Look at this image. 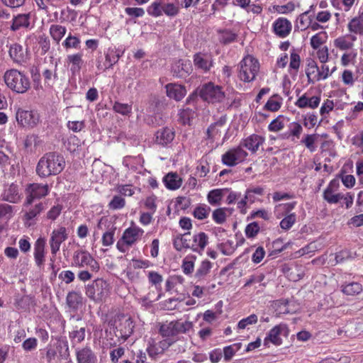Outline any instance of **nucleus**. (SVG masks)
Masks as SVG:
<instances>
[{
	"label": "nucleus",
	"instance_id": "obj_36",
	"mask_svg": "<svg viewBox=\"0 0 363 363\" xmlns=\"http://www.w3.org/2000/svg\"><path fill=\"white\" fill-rule=\"evenodd\" d=\"M2 199L10 203H17L20 200L18 186L13 184H11L5 189L2 194Z\"/></svg>",
	"mask_w": 363,
	"mask_h": 363
},
{
	"label": "nucleus",
	"instance_id": "obj_29",
	"mask_svg": "<svg viewBox=\"0 0 363 363\" xmlns=\"http://www.w3.org/2000/svg\"><path fill=\"white\" fill-rule=\"evenodd\" d=\"M9 52L14 62L23 64L26 62L27 55L21 45L15 43L11 45Z\"/></svg>",
	"mask_w": 363,
	"mask_h": 363
},
{
	"label": "nucleus",
	"instance_id": "obj_32",
	"mask_svg": "<svg viewBox=\"0 0 363 363\" xmlns=\"http://www.w3.org/2000/svg\"><path fill=\"white\" fill-rule=\"evenodd\" d=\"M249 61V55H247L243 57V59L238 65V77L240 81H242L244 82H250V65H248Z\"/></svg>",
	"mask_w": 363,
	"mask_h": 363
},
{
	"label": "nucleus",
	"instance_id": "obj_62",
	"mask_svg": "<svg viewBox=\"0 0 363 363\" xmlns=\"http://www.w3.org/2000/svg\"><path fill=\"white\" fill-rule=\"evenodd\" d=\"M334 101L327 99L323 101L320 106V114L323 118H326L327 116L334 109Z\"/></svg>",
	"mask_w": 363,
	"mask_h": 363
},
{
	"label": "nucleus",
	"instance_id": "obj_56",
	"mask_svg": "<svg viewBox=\"0 0 363 363\" xmlns=\"http://www.w3.org/2000/svg\"><path fill=\"white\" fill-rule=\"evenodd\" d=\"M57 349L62 358H67L69 355L68 342L65 338L61 337L57 340Z\"/></svg>",
	"mask_w": 363,
	"mask_h": 363
},
{
	"label": "nucleus",
	"instance_id": "obj_13",
	"mask_svg": "<svg viewBox=\"0 0 363 363\" xmlns=\"http://www.w3.org/2000/svg\"><path fill=\"white\" fill-rule=\"evenodd\" d=\"M71 320H76L77 323L72 326V330L69 333V337L72 344H79L85 339L86 324L82 322L79 315H72Z\"/></svg>",
	"mask_w": 363,
	"mask_h": 363
},
{
	"label": "nucleus",
	"instance_id": "obj_20",
	"mask_svg": "<svg viewBox=\"0 0 363 363\" xmlns=\"http://www.w3.org/2000/svg\"><path fill=\"white\" fill-rule=\"evenodd\" d=\"M23 206L25 208V213H24V219L27 221L32 220L35 219L38 215L40 214L41 212L45 210L47 208V205L45 203L40 201L33 205V203L30 204L29 206L26 205V201L24 202Z\"/></svg>",
	"mask_w": 363,
	"mask_h": 363
},
{
	"label": "nucleus",
	"instance_id": "obj_24",
	"mask_svg": "<svg viewBox=\"0 0 363 363\" xmlns=\"http://www.w3.org/2000/svg\"><path fill=\"white\" fill-rule=\"evenodd\" d=\"M144 230L139 227H130L125 229L122 238L128 245H133L143 235Z\"/></svg>",
	"mask_w": 363,
	"mask_h": 363
},
{
	"label": "nucleus",
	"instance_id": "obj_42",
	"mask_svg": "<svg viewBox=\"0 0 363 363\" xmlns=\"http://www.w3.org/2000/svg\"><path fill=\"white\" fill-rule=\"evenodd\" d=\"M190 235V233H184V235H177L173 240V246L177 251H182L184 249H191V244L186 236Z\"/></svg>",
	"mask_w": 363,
	"mask_h": 363
},
{
	"label": "nucleus",
	"instance_id": "obj_1",
	"mask_svg": "<svg viewBox=\"0 0 363 363\" xmlns=\"http://www.w3.org/2000/svg\"><path fill=\"white\" fill-rule=\"evenodd\" d=\"M135 324L133 319L124 315H118L111 324L110 335L116 337V340L110 337V347H116L118 343L124 342L133 334Z\"/></svg>",
	"mask_w": 363,
	"mask_h": 363
},
{
	"label": "nucleus",
	"instance_id": "obj_37",
	"mask_svg": "<svg viewBox=\"0 0 363 363\" xmlns=\"http://www.w3.org/2000/svg\"><path fill=\"white\" fill-rule=\"evenodd\" d=\"M67 28L60 24H52L50 26L49 33L57 44H59L62 38L65 35Z\"/></svg>",
	"mask_w": 363,
	"mask_h": 363
},
{
	"label": "nucleus",
	"instance_id": "obj_8",
	"mask_svg": "<svg viewBox=\"0 0 363 363\" xmlns=\"http://www.w3.org/2000/svg\"><path fill=\"white\" fill-rule=\"evenodd\" d=\"M72 265L78 268H89L91 271H99V262L85 250H77L74 252Z\"/></svg>",
	"mask_w": 363,
	"mask_h": 363
},
{
	"label": "nucleus",
	"instance_id": "obj_43",
	"mask_svg": "<svg viewBox=\"0 0 363 363\" xmlns=\"http://www.w3.org/2000/svg\"><path fill=\"white\" fill-rule=\"evenodd\" d=\"M228 191V189H213L208 194V201L211 205H218Z\"/></svg>",
	"mask_w": 363,
	"mask_h": 363
},
{
	"label": "nucleus",
	"instance_id": "obj_39",
	"mask_svg": "<svg viewBox=\"0 0 363 363\" xmlns=\"http://www.w3.org/2000/svg\"><path fill=\"white\" fill-rule=\"evenodd\" d=\"M282 103V97L280 95L275 94L268 99L264 106V108L272 112H277L281 108Z\"/></svg>",
	"mask_w": 363,
	"mask_h": 363
},
{
	"label": "nucleus",
	"instance_id": "obj_14",
	"mask_svg": "<svg viewBox=\"0 0 363 363\" xmlns=\"http://www.w3.org/2000/svg\"><path fill=\"white\" fill-rule=\"evenodd\" d=\"M320 94L312 96L310 93L306 92L297 99L294 105L301 109H315L320 105Z\"/></svg>",
	"mask_w": 363,
	"mask_h": 363
},
{
	"label": "nucleus",
	"instance_id": "obj_10",
	"mask_svg": "<svg viewBox=\"0 0 363 363\" xmlns=\"http://www.w3.org/2000/svg\"><path fill=\"white\" fill-rule=\"evenodd\" d=\"M48 192L49 189L47 184H30L26 189V205L29 206L30 204L33 203L35 200L45 197Z\"/></svg>",
	"mask_w": 363,
	"mask_h": 363
},
{
	"label": "nucleus",
	"instance_id": "obj_59",
	"mask_svg": "<svg viewBox=\"0 0 363 363\" xmlns=\"http://www.w3.org/2000/svg\"><path fill=\"white\" fill-rule=\"evenodd\" d=\"M241 345V343H236L224 347L223 356L226 362L232 359L235 353L240 350Z\"/></svg>",
	"mask_w": 363,
	"mask_h": 363
},
{
	"label": "nucleus",
	"instance_id": "obj_41",
	"mask_svg": "<svg viewBox=\"0 0 363 363\" xmlns=\"http://www.w3.org/2000/svg\"><path fill=\"white\" fill-rule=\"evenodd\" d=\"M218 34L219 42L224 45L234 42L238 36L235 32L229 29L218 30Z\"/></svg>",
	"mask_w": 363,
	"mask_h": 363
},
{
	"label": "nucleus",
	"instance_id": "obj_9",
	"mask_svg": "<svg viewBox=\"0 0 363 363\" xmlns=\"http://www.w3.org/2000/svg\"><path fill=\"white\" fill-rule=\"evenodd\" d=\"M18 124L25 128H33L40 122V115L36 111L19 108L16 113Z\"/></svg>",
	"mask_w": 363,
	"mask_h": 363
},
{
	"label": "nucleus",
	"instance_id": "obj_4",
	"mask_svg": "<svg viewBox=\"0 0 363 363\" xmlns=\"http://www.w3.org/2000/svg\"><path fill=\"white\" fill-rule=\"evenodd\" d=\"M199 95L203 100L208 102L215 103L223 100L224 92L220 86L215 85L212 82L204 84L199 86L191 96L186 99L187 103L194 101Z\"/></svg>",
	"mask_w": 363,
	"mask_h": 363
},
{
	"label": "nucleus",
	"instance_id": "obj_22",
	"mask_svg": "<svg viewBox=\"0 0 363 363\" xmlns=\"http://www.w3.org/2000/svg\"><path fill=\"white\" fill-rule=\"evenodd\" d=\"M45 239L43 238H39L35 242L34 245V259L38 267H41L45 263Z\"/></svg>",
	"mask_w": 363,
	"mask_h": 363
},
{
	"label": "nucleus",
	"instance_id": "obj_31",
	"mask_svg": "<svg viewBox=\"0 0 363 363\" xmlns=\"http://www.w3.org/2000/svg\"><path fill=\"white\" fill-rule=\"evenodd\" d=\"M347 29L350 35H353L357 38V35L363 36V21L357 18L356 16L352 17L347 25Z\"/></svg>",
	"mask_w": 363,
	"mask_h": 363
},
{
	"label": "nucleus",
	"instance_id": "obj_52",
	"mask_svg": "<svg viewBox=\"0 0 363 363\" xmlns=\"http://www.w3.org/2000/svg\"><path fill=\"white\" fill-rule=\"evenodd\" d=\"M149 15L157 17L163 13V5L160 0H157L152 2L147 8V10Z\"/></svg>",
	"mask_w": 363,
	"mask_h": 363
},
{
	"label": "nucleus",
	"instance_id": "obj_11",
	"mask_svg": "<svg viewBox=\"0 0 363 363\" xmlns=\"http://www.w3.org/2000/svg\"><path fill=\"white\" fill-rule=\"evenodd\" d=\"M67 238L68 233L65 227L60 226L52 230L49 240L50 252L52 257H55L56 256L57 253L60 251L61 244Z\"/></svg>",
	"mask_w": 363,
	"mask_h": 363
},
{
	"label": "nucleus",
	"instance_id": "obj_25",
	"mask_svg": "<svg viewBox=\"0 0 363 363\" xmlns=\"http://www.w3.org/2000/svg\"><path fill=\"white\" fill-rule=\"evenodd\" d=\"M227 122L225 115L222 116L215 123H212L206 130V138L213 141L218 135L220 134V130L223 128Z\"/></svg>",
	"mask_w": 363,
	"mask_h": 363
},
{
	"label": "nucleus",
	"instance_id": "obj_6",
	"mask_svg": "<svg viewBox=\"0 0 363 363\" xmlns=\"http://www.w3.org/2000/svg\"><path fill=\"white\" fill-rule=\"evenodd\" d=\"M192 328L189 321L174 320L160 323L159 333L164 337H173L179 334L186 333Z\"/></svg>",
	"mask_w": 363,
	"mask_h": 363
},
{
	"label": "nucleus",
	"instance_id": "obj_23",
	"mask_svg": "<svg viewBox=\"0 0 363 363\" xmlns=\"http://www.w3.org/2000/svg\"><path fill=\"white\" fill-rule=\"evenodd\" d=\"M357 38L353 35L347 34L341 35L334 40V46L340 50L346 51L353 48L354 43Z\"/></svg>",
	"mask_w": 363,
	"mask_h": 363
},
{
	"label": "nucleus",
	"instance_id": "obj_64",
	"mask_svg": "<svg viewBox=\"0 0 363 363\" xmlns=\"http://www.w3.org/2000/svg\"><path fill=\"white\" fill-rule=\"evenodd\" d=\"M147 278L149 283L154 285L156 289L160 286L161 283L163 281V277L158 272L155 271H150L147 274Z\"/></svg>",
	"mask_w": 363,
	"mask_h": 363
},
{
	"label": "nucleus",
	"instance_id": "obj_15",
	"mask_svg": "<svg viewBox=\"0 0 363 363\" xmlns=\"http://www.w3.org/2000/svg\"><path fill=\"white\" fill-rule=\"evenodd\" d=\"M292 24L286 18L279 17L272 24L274 33L281 38H286L291 33Z\"/></svg>",
	"mask_w": 363,
	"mask_h": 363
},
{
	"label": "nucleus",
	"instance_id": "obj_34",
	"mask_svg": "<svg viewBox=\"0 0 363 363\" xmlns=\"http://www.w3.org/2000/svg\"><path fill=\"white\" fill-rule=\"evenodd\" d=\"M82 299L81 293L72 291L67 294L66 302L69 308L77 311L82 306Z\"/></svg>",
	"mask_w": 363,
	"mask_h": 363
},
{
	"label": "nucleus",
	"instance_id": "obj_30",
	"mask_svg": "<svg viewBox=\"0 0 363 363\" xmlns=\"http://www.w3.org/2000/svg\"><path fill=\"white\" fill-rule=\"evenodd\" d=\"M165 186L170 190L178 189L182 184V179L176 172H169L163 177Z\"/></svg>",
	"mask_w": 363,
	"mask_h": 363
},
{
	"label": "nucleus",
	"instance_id": "obj_26",
	"mask_svg": "<svg viewBox=\"0 0 363 363\" xmlns=\"http://www.w3.org/2000/svg\"><path fill=\"white\" fill-rule=\"evenodd\" d=\"M82 53L77 52L75 54L68 55L65 59V62L69 66V69L72 74L79 73L84 64L82 59Z\"/></svg>",
	"mask_w": 363,
	"mask_h": 363
},
{
	"label": "nucleus",
	"instance_id": "obj_40",
	"mask_svg": "<svg viewBox=\"0 0 363 363\" xmlns=\"http://www.w3.org/2000/svg\"><path fill=\"white\" fill-rule=\"evenodd\" d=\"M328 35L326 31H320L313 35L310 39V45L311 48L318 49L322 48L327 42Z\"/></svg>",
	"mask_w": 363,
	"mask_h": 363
},
{
	"label": "nucleus",
	"instance_id": "obj_3",
	"mask_svg": "<svg viewBox=\"0 0 363 363\" xmlns=\"http://www.w3.org/2000/svg\"><path fill=\"white\" fill-rule=\"evenodd\" d=\"M4 78L6 86L18 94H24L30 89L29 78L16 69L7 70L4 73Z\"/></svg>",
	"mask_w": 363,
	"mask_h": 363
},
{
	"label": "nucleus",
	"instance_id": "obj_45",
	"mask_svg": "<svg viewBox=\"0 0 363 363\" xmlns=\"http://www.w3.org/2000/svg\"><path fill=\"white\" fill-rule=\"evenodd\" d=\"M318 139L317 134H306L301 139V143L304 145L305 147L311 152H313L316 150V146L315 145Z\"/></svg>",
	"mask_w": 363,
	"mask_h": 363
},
{
	"label": "nucleus",
	"instance_id": "obj_38",
	"mask_svg": "<svg viewBox=\"0 0 363 363\" xmlns=\"http://www.w3.org/2000/svg\"><path fill=\"white\" fill-rule=\"evenodd\" d=\"M30 26L29 14H18L13 18L11 29L13 31L18 30L21 28H28Z\"/></svg>",
	"mask_w": 363,
	"mask_h": 363
},
{
	"label": "nucleus",
	"instance_id": "obj_48",
	"mask_svg": "<svg viewBox=\"0 0 363 363\" xmlns=\"http://www.w3.org/2000/svg\"><path fill=\"white\" fill-rule=\"evenodd\" d=\"M319 73L318 74L320 82L327 79L330 76H331L337 70V67L335 65L330 69L329 66L326 65V63H321V65L319 67Z\"/></svg>",
	"mask_w": 363,
	"mask_h": 363
},
{
	"label": "nucleus",
	"instance_id": "obj_57",
	"mask_svg": "<svg viewBox=\"0 0 363 363\" xmlns=\"http://www.w3.org/2000/svg\"><path fill=\"white\" fill-rule=\"evenodd\" d=\"M211 211V208L205 204L200 205L195 208L194 211V216L199 220H203L206 218Z\"/></svg>",
	"mask_w": 363,
	"mask_h": 363
},
{
	"label": "nucleus",
	"instance_id": "obj_19",
	"mask_svg": "<svg viewBox=\"0 0 363 363\" xmlns=\"http://www.w3.org/2000/svg\"><path fill=\"white\" fill-rule=\"evenodd\" d=\"M175 133L172 128H162L155 133V143L162 147H166L173 141Z\"/></svg>",
	"mask_w": 363,
	"mask_h": 363
},
{
	"label": "nucleus",
	"instance_id": "obj_12",
	"mask_svg": "<svg viewBox=\"0 0 363 363\" xmlns=\"http://www.w3.org/2000/svg\"><path fill=\"white\" fill-rule=\"evenodd\" d=\"M289 328L284 323H280L272 328L267 337L264 338V344L267 345L269 342H272L274 345H280L282 344L281 337H287L289 335Z\"/></svg>",
	"mask_w": 363,
	"mask_h": 363
},
{
	"label": "nucleus",
	"instance_id": "obj_49",
	"mask_svg": "<svg viewBox=\"0 0 363 363\" xmlns=\"http://www.w3.org/2000/svg\"><path fill=\"white\" fill-rule=\"evenodd\" d=\"M80 43L81 40L78 37L69 33L68 36L62 42V46L67 50L71 48L79 49Z\"/></svg>",
	"mask_w": 363,
	"mask_h": 363
},
{
	"label": "nucleus",
	"instance_id": "obj_28",
	"mask_svg": "<svg viewBox=\"0 0 363 363\" xmlns=\"http://www.w3.org/2000/svg\"><path fill=\"white\" fill-rule=\"evenodd\" d=\"M167 96L176 101L182 100L186 94L184 86L177 84H168L165 86Z\"/></svg>",
	"mask_w": 363,
	"mask_h": 363
},
{
	"label": "nucleus",
	"instance_id": "obj_33",
	"mask_svg": "<svg viewBox=\"0 0 363 363\" xmlns=\"http://www.w3.org/2000/svg\"><path fill=\"white\" fill-rule=\"evenodd\" d=\"M363 290L362 284L357 281L345 283L341 286V291L346 296H357Z\"/></svg>",
	"mask_w": 363,
	"mask_h": 363
},
{
	"label": "nucleus",
	"instance_id": "obj_50",
	"mask_svg": "<svg viewBox=\"0 0 363 363\" xmlns=\"http://www.w3.org/2000/svg\"><path fill=\"white\" fill-rule=\"evenodd\" d=\"M323 196L329 203H337L343 199V194L340 193H335L328 189H325L323 191Z\"/></svg>",
	"mask_w": 363,
	"mask_h": 363
},
{
	"label": "nucleus",
	"instance_id": "obj_60",
	"mask_svg": "<svg viewBox=\"0 0 363 363\" xmlns=\"http://www.w3.org/2000/svg\"><path fill=\"white\" fill-rule=\"evenodd\" d=\"M308 12H305L299 15L297 19V28L301 30L308 28L311 25V18L308 16Z\"/></svg>",
	"mask_w": 363,
	"mask_h": 363
},
{
	"label": "nucleus",
	"instance_id": "obj_54",
	"mask_svg": "<svg viewBox=\"0 0 363 363\" xmlns=\"http://www.w3.org/2000/svg\"><path fill=\"white\" fill-rule=\"evenodd\" d=\"M301 66V57L295 49L291 50L290 53L289 69L297 73Z\"/></svg>",
	"mask_w": 363,
	"mask_h": 363
},
{
	"label": "nucleus",
	"instance_id": "obj_7",
	"mask_svg": "<svg viewBox=\"0 0 363 363\" xmlns=\"http://www.w3.org/2000/svg\"><path fill=\"white\" fill-rule=\"evenodd\" d=\"M86 295L91 300L99 302L105 298L109 291L108 283L103 279H96L85 288Z\"/></svg>",
	"mask_w": 363,
	"mask_h": 363
},
{
	"label": "nucleus",
	"instance_id": "obj_5",
	"mask_svg": "<svg viewBox=\"0 0 363 363\" xmlns=\"http://www.w3.org/2000/svg\"><path fill=\"white\" fill-rule=\"evenodd\" d=\"M250 138L243 140L238 146L225 152L221 158L223 164L234 167L246 160L250 150Z\"/></svg>",
	"mask_w": 363,
	"mask_h": 363
},
{
	"label": "nucleus",
	"instance_id": "obj_27",
	"mask_svg": "<svg viewBox=\"0 0 363 363\" xmlns=\"http://www.w3.org/2000/svg\"><path fill=\"white\" fill-rule=\"evenodd\" d=\"M193 242L191 244V250L194 252L201 253L208 243V236L204 232L195 233L193 237Z\"/></svg>",
	"mask_w": 363,
	"mask_h": 363
},
{
	"label": "nucleus",
	"instance_id": "obj_47",
	"mask_svg": "<svg viewBox=\"0 0 363 363\" xmlns=\"http://www.w3.org/2000/svg\"><path fill=\"white\" fill-rule=\"evenodd\" d=\"M285 118L283 115H279L268 125L270 132L277 133L282 130L285 126Z\"/></svg>",
	"mask_w": 363,
	"mask_h": 363
},
{
	"label": "nucleus",
	"instance_id": "obj_21",
	"mask_svg": "<svg viewBox=\"0 0 363 363\" xmlns=\"http://www.w3.org/2000/svg\"><path fill=\"white\" fill-rule=\"evenodd\" d=\"M213 265V264L208 259L201 262L194 274V279L196 280V282L202 283L207 279Z\"/></svg>",
	"mask_w": 363,
	"mask_h": 363
},
{
	"label": "nucleus",
	"instance_id": "obj_58",
	"mask_svg": "<svg viewBox=\"0 0 363 363\" xmlns=\"http://www.w3.org/2000/svg\"><path fill=\"white\" fill-rule=\"evenodd\" d=\"M38 9L48 12L50 6L57 7L60 0H34Z\"/></svg>",
	"mask_w": 363,
	"mask_h": 363
},
{
	"label": "nucleus",
	"instance_id": "obj_17",
	"mask_svg": "<svg viewBox=\"0 0 363 363\" xmlns=\"http://www.w3.org/2000/svg\"><path fill=\"white\" fill-rule=\"evenodd\" d=\"M192 69V65L190 60H178L172 65V72L177 77H186L190 74Z\"/></svg>",
	"mask_w": 363,
	"mask_h": 363
},
{
	"label": "nucleus",
	"instance_id": "obj_46",
	"mask_svg": "<svg viewBox=\"0 0 363 363\" xmlns=\"http://www.w3.org/2000/svg\"><path fill=\"white\" fill-rule=\"evenodd\" d=\"M303 132V127L298 122H292L289 124L288 138H291V140L299 139Z\"/></svg>",
	"mask_w": 363,
	"mask_h": 363
},
{
	"label": "nucleus",
	"instance_id": "obj_35",
	"mask_svg": "<svg viewBox=\"0 0 363 363\" xmlns=\"http://www.w3.org/2000/svg\"><path fill=\"white\" fill-rule=\"evenodd\" d=\"M319 73L318 65L315 61L313 60H311L308 62L306 68V74L308 78V82L309 83H315L317 82H320L318 76Z\"/></svg>",
	"mask_w": 363,
	"mask_h": 363
},
{
	"label": "nucleus",
	"instance_id": "obj_44",
	"mask_svg": "<svg viewBox=\"0 0 363 363\" xmlns=\"http://www.w3.org/2000/svg\"><path fill=\"white\" fill-rule=\"evenodd\" d=\"M196 259V256L193 255H189L184 258L182 269L185 274L190 275L193 273Z\"/></svg>",
	"mask_w": 363,
	"mask_h": 363
},
{
	"label": "nucleus",
	"instance_id": "obj_55",
	"mask_svg": "<svg viewBox=\"0 0 363 363\" xmlns=\"http://www.w3.org/2000/svg\"><path fill=\"white\" fill-rule=\"evenodd\" d=\"M113 109L115 112L123 116H128L132 113V105L116 101L113 104Z\"/></svg>",
	"mask_w": 363,
	"mask_h": 363
},
{
	"label": "nucleus",
	"instance_id": "obj_18",
	"mask_svg": "<svg viewBox=\"0 0 363 363\" xmlns=\"http://www.w3.org/2000/svg\"><path fill=\"white\" fill-rule=\"evenodd\" d=\"M194 65L197 69L208 72L213 66V60L210 55L197 52L193 57Z\"/></svg>",
	"mask_w": 363,
	"mask_h": 363
},
{
	"label": "nucleus",
	"instance_id": "obj_16",
	"mask_svg": "<svg viewBox=\"0 0 363 363\" xmlns=\"http://www.w3.org/2000/svg\"><path fill=\"white\" fill-rule=\"evenodd\" d=\"M75 354L77 363H98L97 356L90 347L77 348Z\"/></svg>",
	"mask_w": 363,
	"mask_h": 363
},
{
	"label": "nucleus",
	"instance_id": "obj_51",
	"mask_svg": "<svg viewBox=\"0 0 363 363\" xmlns=\"http://www.w3.org/2000/svg\"><path fill=\"white\" fill-rule=\"evenodd\" d=\"M121 57V54L117 50H108V52L106 54V63H105V69H108L111 67L113 65H115L119 60Z\"/></svg>",
	"mask_w": 363,
	"mask_h": 363
},
{
	"label": "nucleus",
	"instance_id": "obj_2",
	"mask_svg": "<svg viewBox=\"0 0 363 363\" xmlns=\"http://www.w3.org/2000/svg\"><path fill=\"white\" fill-rule=\"evenodd\" d=\"M65 167L63 156L57 152H48L39 160L36 172L40 177H47L60 174Z\"/></svg>",
	"mask_w": 363,
	"mask_h": 363
},
{
	"label": "nucleus",
	"instance_id": "obj_53",
	"mask_svg": "<svg viewBox=\"0 0 363 363\" xmlns=\"http://www.w3.org/2000/svg\"><path fill=\"white\" fill-rule=\"evenodd\" d=\"M296 222V214L295 213L285 215L284 218L280 221L279 225L284 230H289Z\"/></svg>",
	"mask_w": 363,
	"mask_h": 363
},
{
	"label": "nucleus",
	"instance_id": "obj_63",
	"mask_svg": "<svg viewBox=\"0 0 363 363\" xmlns=\"http://www.w3.org/2000/svg\"><path fill=\"white\" fill-rule=\"evenodd\" d=\"M125 205V199L121 196L116 195L108 203V208L111 210L123 208Z\"/></svg>",
	"mask_w": 363,
	"mask_h": 363
},
{
	"label": "nucleus",
	"instance_id": "obj_61",
	"mask_svg": "<svg viewBox=\"0 0 363 363\" xmlns=\"http://www.w3.org/2000/svg\"><path fill=\"white\" fill-rule=\"evenodd\" d=\"M125 13L130 17L129 21L134 18L143 17L145 15V10L140 7H126Z\"/></svg>",
	"mask_w": 363,
	"mask_h": 363
}]
</instances>
